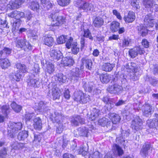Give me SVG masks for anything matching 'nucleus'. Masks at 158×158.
<instances>
[{
	"instance_id": "nucleus-1",
	"label": "nucleus",
	"mask_w": 158,
	"mask_h": 158,
	"mask_svg": "<svg viewBox=\"0 0 158 158\" xmlns=\"http://www.w3.org/2000/svg\"><path fill=\"white\" fill-rule=\"evenodd\" d=\"M16 46L19 48L28 51L32 49V46L29 42L24 38L17 39L15 41Z\"/></svg>"
},
{
	"instance_id": "nucleus-49",
	"label": "nucleus",
	"mask_w": 158,
	"mask_h": 158,
	"mask_svg": "<svg viewBox=\"0 0 158 158\" xmlns=\"http://www.w3.org/2000/svg\"><path fill=\"white\" fill-rule=\"evenodd\" d=\"M136 67V64L133 62H131V63L130 66L128 64H127L126 65V69H129V72H131V71H133V70L135 71Z\"/></svg>"
},
{
	"instance_id": "nucleus-20",
	"label": "nucleus",
	"mask_w": 158,
	"mask_h": 158,
	"mask_svg": "<svg viewBox=\"0 0 158 158\" xmlns=\"http://www.w3.org/2000/svg\"><path fill=\"white\" fill-rule=\"evenodd\" d=\"M61 94V92L59 89L55 87L52 89V95L54 100L59 99Z\"/></svg>"
},
{
	"instance_id": "nucleus-57",
	"label": "nucleus",
	"mask_w": 158,
	"mask_h": 158,
	"mask_svg": "<svg viewBox=\"0 0 158 158\" xmlns=\"http://www.w3.org/2000/svg\"><path fill=\"white\" fill-rule=\"evenodd\" d=\"M73 39L71 37H69V38L68 40L67 41L66 46V48L68 49L72 47V45L73 44Z\"/></svg>"
},
{
	"instance_id": "nucleus-63",
	"label": "nucleus",
	"mask_w": 158,
	"mask_h": 158,
	"mask_svg": "<svg viewBox=\"0 0 158 158\" xmlns=\"http://www.w3.org/2000/svg\"><path fill=\"white\" fill-rule=\"evenodd\" d=\"M2 51L3 54L5 53L6 54L9 55L11 53V49L9 48H5Z\"/></svg>"
},
{
	"instance_id": "nucleus-9",
	"label": "nucleus",
	"mask_w": 158,
	"mask_h": 158,
	"mask_svg": "<svg viewBox=\"0 0 158 158\" xmlns=\"http://www.w3.org/2000/svg\"><path fill=\"white\" fill-rule=\"evenodd\" d=\"M70 122L74 126H78L79 123L81 124L85 123V119L77 115H75L72 116L71 118Z\"/></svg>"
},
{
	"instance_id": "nucleus-8",
	"label": "nucleus",
	"mask_w": 158,
	"mask_h": 158,
	"mask_svg": "<svg viewBox=\"0 0 158 158\" xmlns=\"http://www.w3.org/2000/svg\"><path fill=\"white\" fill-rule=\"evenodd\" d=\"M142 125V120L139 116H136L131 122V127L135 131H138Z\"/></svg>"
},
{
	"instance_id": "nucleus-26",
	"label": "nucleus",
	"mask_w": 158,
	"mask_h": 158,
	"mask_svg": "<svg viewBox=\"0 0 158 158\" xmlns=\"http://www.w3.org/2000/svg\"><path fill=\"white\" fill-rule=\"evenodd\" d=\"M28 85L32 87H36L38 84L39 81L37 80L30 78L27 81Z\"/></svg>"
},
{
	"instance_id": "nucleus-12",
	"label": "nucleus",
	"mask_w": 158,
	"mask_h": 158,
	"mask_svg": "<svg viewBox=\"0 0 158 158\" xmlns=\"http://www.w3.org/2000/svg\"><path fill=\"white\" fill-rule=\"evenodd\" d=\"M89 38V39L92 40H93V37L91 35V34L89 30L88 29L86 30H84V35L81 38L80 43L81 48L84 46L86 40V38Z\"/></svg>"
},
{
	"instance_id": "nucleus-55",
	"label": "nucleus",
	"mask_w": 158,
	"mask_h": 158,
	"mask_svg": "<svg viewBox=\"0 0 158 158\" xmlns=\"http://www.w3.org/2000/svg\"><path fill=\"white\" fill-rule=\"evenodd\" d=\"M35 117V114L34 113H27L25 114V119L28 121H30L32 118Z\"/></svg>"
},
{
	"instance_id": "nucleus-37",
	"label": "nucleus",
	"mask_w": 158,
	"mask_h": 158,
	"mask_svg": "<svg viewBox=\"0 0 158 158\" xmlns=\"http://www.w3.org/2000/svg\"><path fill=\"white\" fill-rule=\"evenodd\" d=\"M15 66L17 69L22 73H24L27 71V68L24 64L17 63L16 64Z\"/></svg>"
},
{
	"instance_id": "nucleus-50",
	"label": "nucleus",
	"mask_w": 158,
	"mask_h": 158,
	"mask_svg": "<svg viewBox=\"0 0 158 158\" xmlns=\"http://www.w3.org/2000/svg\"><path fill=\"white\" fill-rule=\"evenodd\" d=\"M7 22L6 20H3L0 17V29H2L4 27L9 28Z\"/></svg>"
},
{
	"instance_id": "nucleus-41",
	"label": "nucleus",
	"mask_w": 158,
	"mask_h": 158,
	"mask_svg": "<svg viewBox=\"0 0 158 158\" xmlns=\"http://www.w3.org/2000/svg\"><path fill=\"white\" fill-rule=\"evenodd\" d=\"M119 23L117 22L113 21L112 22L110 29L113 31H116L119 29Z\"/></svg>"
},
{
	"instance_id": "nucleus-31",
	"label": "nucleus",
	"mask_w": 158,
	"mask_h": 158,
	"mask_svg": "<svg viewBox=\"0 0 158 158\" xmlns=\"http://www.w3.org/2000/svg\"><path fill=\"white\" fill-rule=\"evenodd\" d=\"M102 69L106 72H109L111 71L113 69L112 64L110 63H105L102 66Z\"/></svg>"
},
{
	"instance_id": "nucleus-16",
	"label": "nucleus",
	"mask_w": 158,
	"mask_h": 158,
	"mask_svg": "<svg viewBox=\"0 0 158 158\" xmlns=\"http://www.w3.org/2000/svg\"><path fill=\"white\" fill-rule=\"evenodd\" d=\"M83 70L81 71L78 68H76L72 71L71 75L73 79L79 80L81 77V74Z\"/></svg>"
},
{
	"instance_id": "nucleus-61",
	"label": "nucleus",
	"mask_w": 158,
	"mask_h": 158,
	"mask_svg": "<svg viewBox=\"0 0 158 158\" xmlns=\"http://www.w3.org/2000/svg\"><path fill=\"white\" fill-rule=\"evenodd\" d=\"M58 124L59 126L57 127V129H56V132L57 133L60 134L62 132L64 128L62 123H58Z\"/></svg>"
},
{
	"instance_id": "nucleus-59",
	"label": "nucleus",
	"mask_w": 158,
	"mask_h": 158,
	"mask_svg": "<svg viewBox=\"0 0 158 158\" xmlns=\"http://www.w3.org/2000/svg\"><path fill=\"white\" fill-rule=\"evenodd\" d=\"M130 42V40L129 39H125L123 40L122 46L123 48L128 46Z\"/></svg>"
},
{
	"instance_id": "nucleus-54",
	"label": "nucleus",
	"mask_w": 158,
	"mask_h": 158,
	"mask_svg": "<svg viewBox=\"0 0 158 158\" xmlns=\"http://www.w3.org/2000/svg\"><path fill=\"white\" fill-rule=\"evenodd\" d=\"M7 153L6 148H3L0 150V158H5L6 157Z\"/></svg>"
},
{
	"instance_id": "nucleus-3",
	"label": "nucleus",
	"mask_w": 158,
	"mask_h": 158,
	"mask_svg": "<svg viewBox=\"0 0 158 158\" xmlns=\"http://www.w3.org/2000/svg\"><path fill=\"white\" fill-rule=\"evenodd\" d=\"M23 124L21 122L13 123H11L10 128L11 129L8 131V135L11 138H14L16 133L20 130L22 127Z\"/></svg>"
},
{
	"instance_id": "nucleus-36",
	"label": "nucleus",
	"mask_w": 158,
	"mask_h": 158,
	"mask_svg": "<svg viewBox=\"0 0 158 158\" xmlns=\"http://www.w3.org/2000/svg\"><path fill=\"white\" fill-rule=\"evenodd\" d=\"M56 79H57L60 83H65L67 77L62 73H58L56 75Z\"/></svg>"
},
{
	"instance_id": "nucleus-64",
	"label": "nucleus",
	"mask_w": 158,
	"mask_h": 158,
	"mask_svg": "<svg viewBox=\"0 0 158 158\" xmlns=\"http://www.w3.org/2000/svg\"><path fill=\"white\" fill-rule=\"evenodd\" d=\"M100 154L98 152H94L92 155V158H100Z\"/></svg>"
},
{
	"instance_id": "nucleus-22",
	"label": "nucleus",
	"mask_w": 158,
	"mask_h": 158,
	"mask_svg": "<svg viewBox=\"0 0 158 158\" xmlns=\"http://www.w3.org/2000/svg\"><path fill=\"white\" fill-rule=\"evenodd\" d=\"M124 20L128 23H131L135 19V13L133 12L130 11L126 17H124Z\"/></svg>"
},
{
	"instance_id": "nucleus-62",
	"label": "nucleus",
	"mask_w": 158,
	"mask_h": 158,
	"mask_svg": "<svg viewBox=\"0 0 158 158\" xmlns=\"http://www.w3.org/2000/svg\"><path fill=\"white\" fill-rule=\"evenodd\" d=\"M64 96L65 98L68 99L70 98L69 91L68 89L65 90L64 92Z\"/></svg>"
},
{
	"instance_id": "nucleus-23",
	"label": "nucleus",
	"mask_w": 158,
	"mask_h": 158,
	"mask_svg": "<svg viewBox=\"0 0 158 158\" xmlns=\"http://www.w3.org/2000/svg\"><path fill=\"white\" fill-rule=\"evenodd\" d=\"M43 42L44 44L49 47L52 46L54 42L53 38L51 36L44 37L43 38Z\"/></svg>"
},
{
	"instance_id": "nucleus-2",
	"label": "nucleus",
	"mask_w": 158,
	"mask_h": 158,
	"mask_svg": "<svg viewBox=\"0 0 158 158\" xmlns=\"http://www.w3.org/2000/svg\"><path fill=\"white\" fill-rule=\"evenodd\" d=\"M52 22L51 25L53 26H58L62 24L64 21V19L61 16H59L57 12H53L50 15Z\"/></svg>"
},
{
	"instance_id": "nucleus-42",
	"label": "nucleus",
	"mask_w": 158,
	"mask_h": 158,
	"mask_svg": "<svg viewBox=\"0 0 158 158\" xmlns=\"http://www.w3.org/2000/svg\"><path fill=\"white\" fill-rule=\"evenodd\" d=\"M9 109V106L8 105H5L2 106L1 107L2 114L5 115V116H7L10 112Z\"/></svg>"
},
{
	"instance_id": "nucleus-35",
	"label": "nucleus",
	"mask_w": 158,
	"mask_h": 158,
	"mask_svg": "<svg viewBox=\"0 0 158 158\" xmlns=\"http://www.w3.org/2000/svg\"><path fill=\"white\" fill-rule=\"evenodd\" d=\"M41 3L45 8L48 10L52 7V5L49 0H41Z\"/></svg>"
},
{
	"instance_id": "nucleus-60",
	"label": "nucleus",
	"mask_w": 158,
	"mask_h": 158,
	"mask_svg": "<svg viewBox=\"0 0 158 158\" xmlns=\"http://www.w3.org/2000/svg\"><path fill=\"white\" fill-rule=\"evenodd\" d=\"M129 133L126 130H122L121 131V134L119 135L121 137L125 138L129 135Z\"/></svg>"
},
{
	"instance_id": "nucleus-46",
	"label": "nucleus",
	"mask_w": 158,
	"mask_h": 158,
	"mask_svg": "<svg viewBox=\"0 0 158 158\" xmlns=\"http://www.w3.org/2000/svg\"><path fill=\"white\" fill-rule=\"evenodd\" d=\"M151 14H149V27H153L156 23L155 19H153L152 17H151L152 15H150Z\"/></svg>"
},
{
	"instance_id": "nucleus-5",
	"label": "nucleus",
	"mask_w": 158,
	"mask_h": 158,
	"mask_svg": "<svg viewBox=\"0 0 158 158\" xmlns=\"http://www.w3.org/2000/svg\"><path fill=\"white\" fill-rule=\"evenodd\" d=\"M90 99L89 95L84 94L81 93L75 94L74 100L80 103H85L89 102Z\"/></svg>"
},
{
	"instance_id": "nucleus-17",
	"label": "nucleus",
	"mask_w": 158,
	"mask_h": 158,
	"mask_svg": "<svg viewBox=\"0 0 158 158\" xmlns=\"http://www.w3.org/2000/svg\"><path fill=\"white\" fill-rule=\"evenodd\" d=\"M74 63V60L71 57H66L62 59V64L64 66H71Z\"/></svg>"
},
{
	"instance_id": "nucleus-21",
	"label": "nucleus",
	"mask_w": 158,
	"mask_h": 158,
	"mask_svg": "<svg viewBox=\"0 0 158 158\" xmlns=\"http://www.w3.org/2000/svg\"><path fill=\"white\" fill-rule=\"evenodd\" d=\"M104 23L103 19L100 17H96L93 21V24L96 27L99 28L102 26Z\"/></svg>"
},
{
	"instance_id": "nucleus-38",
	"label": "nucleus",
	"mask_w": 158,
	"mask_h": 158,
	"mask_svg": "<svg viewBox=\"0 0 158 158\" xmlns=\"http://www.w3.org/2000/svg\"><path fill=\"white\" fill-rule=\"evenodd\" d=\"M55 122L57 123H60L61 120L62 119V115L60 112L57 111L55 112L54 116H53Z\"/></svg>"
},
{
	"instance_id": "nucleus-14",
	"label": "nucleus",
	"mask_w": 158,
	"mask_h": 158,
	"mask_svg": "<svg viewBox=\"0 0 158 158\" xmlns=\"http://www.w3.org/2000/svg\"><path fill=\"white\" fill-rule=\"evenodd\" d=\"M88 131V128L82 127L78 128L76 131H75L74 134L76 137L78 136H87Z\"/></svg>"
},
{
	"instance_id": "nucleus-19",
	"label": "nucleus",
	"mask_w": 158,
	"mask_h": 158,
	"mask_svg": "<svg viewBox=\"0 0 158 158\" xmlns=\"http://www.w3.org/2000/svg\"><path fill=\"white\" fill-rule=\"evenodd\" d=\"M33 125L34 128L38 130H40L42 128V124L40 118L36 117L33 119Z\"/></svg>"
},
{
	"instance_id": "nucleus-15",
	"label": "nucleus",
	"mask_w": 158,
	"mask_h": 158,
	"mask_svg": "<svg viewBox=\"0 0 158 158\" xmlns=\"http://www.w3.org/2000/svg\"><path fill=\"white\" fill-rule=\"evenodd\" d=\"M112 150L113 153L116 156H120L124 153L123 150L122 148L116 144L113 145Z\"/></svg>"
},
{
	"instance_id": "nucleus-58",
	"label": "nucleus",
	"mask_w": 158,
	"mask_h": 158,
	"mask_svg": "<svg viewBox=\"0 0 158 158\" xmlns=\"http://www.w3.org/2000/svg\"><path fill=\"white\" fill-rule=\"evenodd\" d=\"M99 111L98 109H94L93 111V117H92L93 120H95L96 118L98 117L99 115Z\"/></svg>"
},
{
	"instance_id": "nucleus-11",
	"label": "nucleus",
	"mask_w": 158,
	"mask_h": 158,
	"mask_svg": "<svg viewBox=\"0 0 158 158\" xmlns=\"http://www.w3.org/2000/svg\"><path fill=\"white\" fill-rule=\"evenodd\" d=\"M143 53V51L140 47H136L130 49L129 51V54L132 58H135L138 54Z\"/></svg>"
},
{
	"instance_id": "nucleus-45",
	"label": "nucleus",
	"mask_w": 158,
	"mask_h": 158,
	"mask_svg": "<svg viewBox=\"0 0 158 158\" xmlns=\"http://www.w3.org/2000/svg\"><path fill=\"white\" fill-rule=\"evenodd\" d=\"M151 4L149 3V6L150 7V11L153 12L154 10V11H158V5L152 3V1H151Z\"/></svg>"
},
{
	"instance_id": "nucleus-33",
	"label": "nucleus",
	"mask_w": 158,
	"mask_h": 158,
	"mask_svg": "<svg viewBox=\"0 0 158 158\" xmlns=\"http://www.w3.org/2000/svg\"><path fill=\"white\" fill-rule=\"evenodd\" d=\"M71 51L74 54H77L79 51V48L76 42H73L71 47Z\"/></svg>"
},
{
	"instance_id": "nucleus-4",
	"label": "nucleus",
	"mask_w": 158,
	"mask_h": 158,
	"mask_svg": "<svg viewBox=\"0 0 158 158\" xmlns=\"http://www.w3.org/2000/svg\"><path fill=\"white\" fill-rule=\"evenodd\" d=\"M148 19V15H147L144 19V24L143 25L139 24L137 27L139 34L142 36L146 35L148 33L147 29Z\"/></svg>"
},
{
	"instance_id": "nucleus-32",
	"label": "nucleus",
	"mask_w": 158,
	"mask_h": 158,
	"mask_svg": "<svg viewBox=\"0 0 158 158\" xmlns=\"http://www.w3.org/2000/svg\"><path fill=\"white\" fill-rule=\"evenodd\" d=\"M10 106L13 110L16 113H19L22 110V106L17 104L15 102H13L10 104Z\"/></svg>"
},
{
	"instance_id": "nucleus-34",
	"label": "nucleus",
	"mask_w": 158,
	"mask_h": 158,
	"mask_svg": "<svg viewBox=\"0 0 158 158\" xmlns=\"http://www.w3.org/2000/svg\"><path fill=\"white\" fill-rule=\"evenodd\" d=\"M10 65V63L7 59L5 58L1 60L0 65L2 69L7 68Z\"/></svg>"
},
{
	"instance_id": "nucleus-29",
	"label": "nucleus",
	"mask_w": 158,
	"mask_h": 158,
	"mask_svg": "<svg viewBox=\"0 0 158 158\" xmlns=\"http://www.w3.org/2000/svg\"><path fill=\"white\" fill-rule=\"evenodd\" d=\"M22 75L20 74L19 72H18V71L16 73L15 72L14 73H13L10 76V77L11 79H13L16 81H19Z\"/></svg>"
},
{
	"instance_id": "nucleus-6",
	"label": "nucleus",
	"mask_w": 158,
	"mask_h": 158,
	"mask_svg": "<svg viewBox=\"0 0 158 158\" xmlns=\"http://www.w3.org/2000/svg\"><path fill=\"white\" fill-rule=\"evenodd\" d=\"M107 91L111 94H118L123 90V87L117 83L109 85L106 89Z\"/></svg>"
},
{
	"instance_id": "nucleus-10",
	"label": "nucleus",
	"mask_w": 158,
	"mask_h": 158,
	"mask_svg": "<svg viewBox=\"0 0 158 158\" xmlns=\"http://www.w3.org/2000/svg\"><path fill=\"white\" fill-rule=\"evenodd\" d=\"M50 55L52 61H56L61 58L62 54L59 50L52 49L50 51Z\"/></svg>"
},
{
	"instance_id": "nucleus-30",
	"label": "nucleus",
	"mask_w": 158,
	"mask_h": 158,
	"mask_svg": "<svg viewBox=\"0 0 158 158\" xmlns=\"http://www.w3.org/2000/svg\"><path fill=\"white\" fill-rule=\"evenodd\" d=\"M46 64L47 72L49 74L52 73L55 71L54 65L50 62H47Z\"/></svg>"
},
{
	"instance_id": "nucleus-47",
	"label": "nucleus",
	"mask_w": 158,
	"mask_h": 158,
	"mask_svg": "<svg viewBox=\"0 0 158 158\" xmlns=\"http://www.w3.org/2000/svg\"><path fill=\"white\" fill-rule=\"evenodd\" d=\"M139 0H131V5L136 9H139Z\"/></svg>"
},
{
	"instance_id": "nucleus-13",
	"label": "nucleus",
	"mask_w": 158,
	"mask_h": 158,
	"mask_svg": "<svg viewBox=\"0 0 158 158\" xmlns=\"http://www.w3.org/2000/svg\"><path fill=\"white\" fill-rule=\"evenodd\" d=\"M149 120V127L150 128H155L158 129V114H155Z\"/></svg>"
},
{
	"instance_id": "nucleus-40",
	"label": "nucleus",
	"mask_w": 158,
	"mask_h": 158,
	"mask_svg": "<svg viewBox=\"0 0 158 158\" xmlns=\"http://www.w3.org/2000/svg\"><path fill=\"white\" fill-rule=\"evenodd\" d=\"M39 3L36 1L31 2L30 5V8L34 11H37L39 9Z\"/></svg>"
},
{
	"instance_id": "nucleus-7",
	"label": "nucleus",
	"mask_w": 158,
	"mask_h": 158,
	"mask_svg": "<svg viewBox=\"0 0 158 158\" xmlns=\"http://www.w3.org/2000/svg\"><path fill=\"white\" fill-rule=\"evenodd\" d=\"M80 65V70H83L85 66V68L90 70L92 69V61L91 59L87 57H84L81 58Z\"/></svg>"
},
{
	"instance_id": "nucleus-52",
	"label": "nucleus",
	"mask_w": 158,
	"mask_h": 158,
	"mask_svg": "<svg viewBox=\"0 0 158 158\" xmlns=\"http://www.w3.org/2000/svg\"><path fill=\"white\" fill-rule=\"evenodd\" d=\"M20 24V21L19 20H16L13 24V27L14 28V30H18Z\"/></svg>"
},
{
	"instance_id": "nucleus-25",
	"label": "nucleus",
	"mask_w": 158,
	"mask_h": 158,
	"mask_svg": "<svg viewBox=\"0 0 158 158\" xmlns=\"http://www.w3.org/2000/svg\"><path fill=\"white\" fill-rule=\"evenodd\" d=\"M100 78L102 83H107L109 82L111 78V76L107 73L101 75Z\"/></svg>"
},
{
	"instance_id": "nucleus-48",
	"label": "nucleus",
	"mask_w": 158,
	"mask_h": 158,
	"mask_svg": "<svg viewBox=\"0 0 158 158\" xmlns=\"http://www.w3.org/2000/svg\"><path fill=\"white\" fill-rule=\"evenodd\" d=\"M67 37V36L64 35L60 36L57 40L58 43L59 44H61L65 43L68 39Z\"/></svg>"
},
{
	"instance_id": "nucleus-27",
	"label": "nucleus",
	"mask_w": 158,
	"mask_h": 158,
	"mask_svg": "<svg viewBox=\"0 0 158 158\" xmlns=\"http://www.w3.org/2000/svg\"><path fill=\"white\" fill-rule=\"evenodd\" d=\"M83 87L86 91L89 92L93 91L95 89L93 83L91 82L88 83V84H85L83 85Z\"/></svg>"
},
{
	"instance_id": "nucleus-28",
	"label": "nucleus",
	"mask_w": 158,
	"mask_h": 158,
	"mask_svg": "<svg viewBox=\"0 0 158 158\" xmlns=\"http://www.w3.org/2000/svg\"><path fill=\"white\" fill-rule=\"evenodd\" d=\"M28 131H23L19 133L18 135V139L19 140H23L28 136Z\"/></svg>"
},
{
	"instance_id": "nucleus-39",
	"label": "nucleus",
	"mask_w": 158,
	"mask_h": 158,
	"mask_svg": "<svg viewBox=\"0 0 158 158\" xmlns=\"http://www.w3.org/2000/svg\"><path fill=\"white\" fill-rule=\"evenodd\" d=\"M148 144L145 143L144 145L142 148L140 153L142 156L143 157H145L148 154Z\"/></svg>"
},
{
	"instance_id": "nucleus-44",
	"label": "nucleus",
	"mask_w": 158,
	"mask_h": 158,
	"mask_svg": "<svg viewBox=\"0 0 158 158\" xmlns=\"http://www.w3.org/2000/svg\"><path fill=\"white\" fill-rule=\"evenodd\" d=\"M71 0H57L58 4L61 6H66L69 4Z\"/></svg>"
},
{
	"instance_id": "nucleus-53",
	"label": "nucleus",
	"mask_w": 158,
	"mask_h": 158,
	"mask_svg": "<svg viewBox=\"0 0 158 158\" xmlns=\"http://www.w3.org/2000/svg\"><path fill=\"white\" fill-rule=\"evenodd\" d=\"M123 138L121 137L120 136H118L116 138V141L118 143L122 144L123 145L125 146L126 145V144H125V140Z\"/></svg>"
},
{
	"instance_id": "nucleus-43",
	"label": "nucleus",
	"mask_w": 158,
	"mask_h": 158,
	"mask_svg": "<svg viewBox=\"0 0 158 158\" xmlns=\"http://www.w3.org/2000/svg\"><path fill=\"white\" fill-rule=\"evenodd\" d=\"M129 74V78L131 81H134L138 80L139 76L137 72L132 73Z\"/></svg>"
},
{
	"instance_id": "nucleus-24",
	"label": "nucleus",
	"mask_w": 158,
	"mask_h": 158,
	"mask_svg": "<svg viewBox=\"0 0 158 158\" xmlns=\"http://www.w3.org/2000/svg\"><path fill=\"white\" fill-rule=\"evenodd\" d=\"M94 6L91 3L86 2H85L83 5L81 6V8L85 11L88 10H93L94 9Z\"/></svg>"
},
{
	"instance_id": "nucleus-56",
	"label": "nucleus",
	"mask_w": 158,
	"mask_h": 158,
	"mask_svg": "<svg viewBox=\"0 0 158 158\" xmlns=\"http://www.w3.org/2000/svg\"><path fill=\"white\" fill-rule=\"evenodd\" d=\"M143 115L146 117L148 116V106L145 105L142 107Z\"/></svg>"
},
{
	"instance_id": "nucleus-51",
	"label": "nucleus",
	"mask_w": 158,
	"mask_h": 158,
	"mask_svg": "<svg viewBox=\"0 0 158 158\" xmlns=\"http://www.w3.org/2000/svg\"><path fill=\"white\" fill-rule=\"evenodd\" d=\"M106 121H107V118H103L98 120V123L99 125L104 127L106 124Z\"/></svg>"
},
{
	"instance_id": "nucleus-18",
	"label": "nucleus",
	"mask_w": 158,
	"mask_h": 158,
	"mask_svg": "<svg viewBox=\"0 0 158 158\" xmlns=\"http://www.w3.org/2000/svg\"><path fill=\"white\" fill-rule=\"evenodd\" d=\"M109 118L111 120L113 124H116L119 123L121 118L120 116L115 113H109L108 114Z\"/></svg>"
}]
</instances>
